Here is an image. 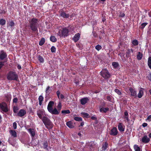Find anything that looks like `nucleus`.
Listing matches in <instances>:
<instances>
[{
	"label": "nucleus",
	"mask_w": 151,
	"mask_h": 151,
	"mask_svg": "<svg viewBox=\"0 0 151 151\" xmlns=\"http://www.w3.org/2000/svg\"><path fill=\"white\" fill-rule=\"evenodd\" d=\"M37 115L39 118L42 119L43 122L48 129L52 127V124L50 120L46 116L45 111L43 109L39 110L37 111Z\"/></svg>",
	"instance_id": "1"
},
{
	"label": "nucleus",
	"mask_w": 151,
	"mask_h": 151,
	"mask_svg": "<svg viewBox=\"0 0 151 151\" xmlns=\"http://www.w3.org/2000/svg\"><path fill=\"white\" fill-rule=\"evenodd\" d=\"M69 32L68 27H60L58 28V31L57 34V35L60 37H65L68 35Z\"/></svg>",
	"instance_id": "2"
},
{
	"label": "nucleus",
	"mask_w": 151,
	"mask_h": 151,
	"mask_svg": "<svg viewBox=\"0 0 151 151\" xmlns=\"http://www.w3.org/2000/svg\"><path fill=\"white\" fill-rule=\"evenodd\" d=\"M29 27L33 32H38L37 20L35 18H33L29 21Z\"/></svg>",
	"instance_id": "3"
},
{
	"label": "nucleus",
	"mask_w": 151,
	"mask_h": 151,
	"mask_svg": "<svg viewBox=\"0 0 151 151\" xmlns=\"http://www.w3.org/2000/svg\"><path fill=\"white\" fill-rule=\"evenodd\" d=\"M54 104V102L52 101H50L49 103L47 106V109L49 112L52 114L57 115L59 114V112L56 108L53 109V106Z\"/></svg>",
	"instance_id": "4"
},
{
	"label": "nucleus",
	"mask_w": 151,
	"mask_h": 151,
	"mask_svg": "<svg viewBox=\"0 0 151 151\" xmlns=\"http://www.w3.org/2000/svg\"><path fill=\"white\" fill-rule=\"evenodd\" d=\"M18 76L15 72L10 71L7 74V78L9 80H17Z\"/></svg>",
	"instance_id": "5"
},
{
	"label": "nucleus",
	"mask_w": 151,
	"mask_h": 151,
	"mask_svg": "<svg viewBox=\"0 0 151 151\" xmlns=\"http://www.w3.org/2000/svg\"><path fill=\"white\" fill-rule=\"evenodd\" d=\"M101 75L104 78L107 79L110 77V74L108 70L104 69L101 72Z\"/></svg>",
	"instance_id": "6"
},
{
	"label": "nucleus",
	"mask_w": 151,
	"mask_h": 151,
	"mask_svg": "<svg viewBox=\"0 0 151 151\" xmlns=\"http://www.w3.org/2000/svg\"><path fill=\"white\" fill-rule=\"evenodd\" d=\"M0 108L4 112H7L8 111V109L7 107V105L5 103L0 104Z\"/></svg>",
	"instance_id": "7"
},
{
	"label": "nucleus",
	"mask_w": 151,
	"mask_h": 151,
	"mask_svg": "<svg viewBox=\"0 0 151 151\" xmlns=\"http://www.w3.org/2000/svg\"><path fill=\"white\" fill-rule=\"evenodd\" d=\"M26 114V111L23 109H21L17 113V115L20 117H22L24 116Z\"/></svg>",
	"instance_id": "8"
},
{
	"label": "nucleus",
	"mask_w": 151,
	"mask_h": 151,
	"mask_svg": "<svg viewBox=\"0 0 151 151\" xmlns=\"http://www.w3.org/2000/svg\"><path fill=\"white\" fill-rule=\"evenodd\" d=\"M118 132L117 129L116 127H114L111 130L110 134L113 135H116L117 134Z\"/></svg>",
	"instance_id": "9"
},
{
	"label": "nucleus",
	"mask_w": 151,
	"mask_h": 151,
	"mask_svg": "<svg viewBox=\"0 0 151 151\" xmlns=\"http://www.w3.org/2000/svg\"><path fill=\"white\" fill-rule=\"evenodd\" d=\"M89 99L87 97L84 98L81 100V103L82 105H84L89 101Z\"/></svg>",
	"instance_id": "10"
},
{
	"label": "nucleus",
	"mask_w": 151,
	"mask_h": 151,
	"mask_svg": "<svg viewBox=\"0 0 151 151\" xmlns=\"http://www.w3.org/2000/svg\"><path fill=\"white\" fill-rule=\"evenodd\" d=\"M142 142L145 143H147L150 141V139L147 136H145L142 139Z\"/></svg>",
	"instance_id": "11"
},
{
	"label": "nucleus",
	"mask_w": 151,
	"mask_h": 151,
	"mask_svg": "<svg viewBox=\"0 0 151 151\" xmlns=\"http://www.w3.org/2000/svg\"><path fill=\"white\" fill-rule=\"evenodd\" d=\"M6 56V53L3 51H2L0 53V58L1 60H3Z\"/></svg>",
	"instance_id": "12"
},
{
	"label": "nucleus",
	"mask_w": 151,
	"mask_h": 151,
	"mask_svg": "<svg viewBox=\"0 0 151 151\" xmlns=\"http://www.w3.org/2000/svg\"><path fill=\"white\" fill-rule=\"evenodd\" d=\"M80 35L79 33L75 34L73 37V40L75 42H77L79 39Z\"/></svg>",
	"instance_id": "13"
},
{
	"label": "nucleus",
	"mask_w": 151,
	"mask_h": 151,
	"mask_svg": "<svg viewBox=\"0 0 151 151\" xmlns=\"http://www.w3.org/2000/svg\"><path fill=\"white\" fill-rule=\"evenodd\" d=\"M66 125L70 128H73L74 127V126L73 123L71 121L67 122L66 123Z\"/></svg>",
	"instance_id": "14"
},
{
	"label": "nucleus",
	"mask_w": 151,
	"mask_h": 151,
	"mask_svg": "<svg viewBox=\"0 0 151 151\" xmlns=\"http://www.w3.org/2000/svg\"><path fill=\"white\" fill-rule=\"evenodd\" d=\"M28 132L31 135L34 137L35 135V130L33 129H28Z\"/></svg>",
	"instance_id": "15"
},
{
	"label": "nucleus",
	"mask_w": 151,
	"mask_h": 151,
	"mask_svg": "<svg viewBox=\"0 0 151 151\" xmlns=\"http://www.w3.org/2000/svg\"><path fill=\"white\" fill-rule=\"evenodd\" d=\"M129 90L132 96H134L136 95V92L135 89L132 88H130Z\"/></svg>",
	"instance_id": "16"
},
{
	"label": "nucleus",
	"mask_w": 151,
	"mask_h": 151,
	"mask_svg": "<svg viewBox=\"0 0 151 151\" xmlns=\"http://www.w3.org/2000/svg\"><path fill=\"white\" fill-rule=\"evenodd\" d=\"M100 111L101 112H104L106 113L107 111H108L109 110V109L107 107L106 108H104V107L100 108Z\"/></svg>",
	"instance_id": "17"
},
{
	"label": "nucleus",
	"mask_w": 151,
	"mask_h": 151,
	"mask_svg": "<svg viewBox=\"0 0 151 151\" xmlns=\"http://www.w3.org/2000/svg\"><path fill=\"white\" fill-rule=\"evenodd\" d=\"M10 134L14 137H17V133L14 130H11L9 131Z\"/></svg>",
	"instance_id": "18"
},
{
	"label": "nucleus",
	"mask_w": 151,
	"mask_h": 151,
	"mask_svg": "<svg viewBox=\"0 0 151 151\" xmlns=\"http://www.w3.org/2000/svg\"><path fill=\"white\" fill-rule=\"evenodd\" d=\"M60 14L64 18H67L69 17V15L68 14H66L65 12L62 11L60 12Z\"/></svg>",
	"instance_id": "19"
},
{
	"label": "nucleus",
	"mask_w": 151,
	"mask_h": 151,
	"mask_svg": "<svg viewBox=\"0 0 151 151\" xmlns=\"http://www.w3.org/2000/svg\"><path fill=\"white\" fill-rule=\"evenodd\" d=\"M143 94V89L141 88L139 91V92L138 94V96L139 98H141L142 97Z\"/></svg>",
	"instance_id": "20"
},
{
	"label": "nucleus",
	"mask_w": 151,
	"mask_h": 151,
	"mask_svg": "<svg viewBox=\"0 0 151 151\" xmlns=\"http://www.w3.org/2000/svg\"><path fill=\"white\" fill-rule=\"evenodd\" d=\"M128 113L127 111L125 112L124 114V117H123V118H124L125 119V121H127V122H128L129 121V120L128 118Z\"/></svg>",
	"instance_id": "21"
},
{
	"label": "nucleus",
	"mask_w": 151,
	"mask_h": 151,
	"mask_svg": "<svg viewBox=\"0 0 151 151\" xmlns=\"http://www.w3.org/2000/svg\"><path fill=\"white\" fill-rule=\"evenodd\" d=\"M134 148L135 151H141L140 147L137 145H134Z\"/></svg>",
	"instance_id": "22"
},
{
	"label": "nucleus",
	"mask_w": 151,
	"mask_h": 151,
	"mask_svg": "<svg viewBox=\"0 0 151 151\" xmlns=\"http://www.w3.org/2000/svg\"><path fill=\"white\" fill-rule=\"evenodd\" d=\"M14 25V23L12 21H10L9 22L8 24V27H12Z\"/></svg>",
	"instance_id": "23"
},
{
	"label": "nucleus",
	"mask_w": 151,
	"mask_h": 151,
	"mask_svg": "<svg viewBox=\"0 0 151 151\" xmlns=\"http://www.w3.org/2000/svg\"><path fill=\"white\" fill-rule=\"evenodd\" d=\"M118 128L120 131H123V125L122 123H120L118 125Z\"/></svg>",
	"instance_id": "24"
},
{
	"label": "nucleus",
	"mask_w": 151,
	"mask_h": 151,
	"mask_svg": "<svg viewBox=\"0 0 151 151\" xmlns=\"http://www.w3.org/2000/svg\"><path fill=\"white\" fill-rule=\"evenodd\" d=\"M43 97L41 96H40L39 97V104L40 105H41L42 104V102L43 100Z\"/></svg>",
	"instance_id": "25"
},
{
	"label": "nucleus",
	"mask_w": 151,
	"mask_h": 151,
	"mask_svg": "<svg viewBox=\"0 0 151 151\" xmlns=\"http://www.w3.org/2000/svg\"><path fill=\"white\" fill-rule=\"evenodd\" d=\"M81 114L82 116H83L84 118H87L88 117L89 115L87 113L84 112H82L81 113Z\"/></svg>",
	"instance_id": "26"
},
{
	"label": "nucleus",
	"mask_w": 151,
	"mask_h": 151,
	"mask_svg": "<svg viewBox=\"0 0 151 151\" xmlns=\"http://www.w3.org/2000/svg\"><path fill=\"white\" fill-rule=\"evenodd\" d=\"M6 23V21L4 19H0V25H3Z\"/></svg>",
	"instance_id": "27"
},
{
	"label": "nucleus",
	"mask_w": 151,
	"mask_h": 151,
	"mask_svg": "<svg viewBox=\"0 0 151 151\" xmlns=\"http://www.w3.org/2000/svg\"><path fill=\"white\" fill-rule=\"evenodd\" d=\"M148 65L149 67L151 69V57H149L148 58Z\"/></svg>",
	"instance_id": "28"
},
{
	"label": "nucleus",
	"mask_w": 151,
	"mask_h": 151,
	"mask_svg": "<svg viewBox=\"0 0 151 151\" xmlns=\"http://www.w3.org/2000/svg\"><path fill=\"white\" fill-rule=\"evenodd\" d=\"M132 43L134 46L137 45L138 44V41L136 40H133L132 42Z\"/></svg>",
	"instance_id": "29"
},
{
	"label": "nucleus",
	"mask_w": 151,
	"mask_h": 151,
	"mask_svg": "<svg viewBox=\"0 0 151 151\" xmlns=\"http://www.w3.org/2000/svg\"><path fill=\"white\" fill-rule=\"evenodd\" d=\"M45 42V39L44 38H42L39 42V45L40 46L42 45Z\"/></svg>",
	"instance_id": "30"
},
{
	"label": "nucleus",
	"mask_w": 151,
	"mask_h": 151,
	"mask_svg": "<svg viewBox=\"0 0 151 151\" xmlns=\"http://www.w3.org/2000/svg\"><path fill=\"white\" fill-rule=\"evenodd\" d=\"M50 40L51 41L55 42L56 41L57 39L54 36H51L50 37Z\"/></svg>",
	"instance_id": "31"
},
{
	"label": "nucleus",
	"mask_w": 151,
	"mask_h": 151,
	"mask_svg": "<svg viewBox=\"0 0 151 151\" xmlns=\"http://www.w3.org/2000/svg\"><path fill=\"white\" fill-rule=\"evenodd\" d=\"M38 60L41 63H43L44 62V59L42 57L39 55L38 56Z\"/></svg>",
	"instance_id": "32"
},
{
	"label": "nucleus",
	"mask_w": 151,
	"mask_h": 151,
	"mask_svg": "<svg viewBox=\"0 0 151 151\" xmlns=\"http://www.w3.org/2000/svg\"><path fill=\"white\" fill-rule=\"evenodd\" d=\"M137 59L138 60L141 59L142 57V54H141L140 52H139L138 54L137 55Z\"/></svg>",
	"instance_id": "33"
},
{
	"label": "nucleus",
	"mask_w": 151,
	"mask_h": 151,
	"mask_svg": "<svg viewBox=\"0 0 151 151\" xmlns=\"http://www.w3.org/2000/svg\"><path fill=\"white\" fill-rule=\"evenodd\" d=\"M50 87L49 86H48L46 89L45 92L46 93V95H49L50 93Z\"/></svg>",
	"instance_id": "34"
},
{
	"label": "nucleus",
	"mask_w": 151,
	"mask_h": 151,
	"mask_svg": "<svg viewBox=\"0 0 151 151\" xmlns=\"http://www.w3.org/2000/svg\"><path fill=\"white\" fill-rule=\"evenodd\" d=\"M74 119L76 121H81L82 120V119L81 117H75Z\"/></svg>",
	"instance_id": "35"
},
{
	"label": "nucleus",
	"mask_w": 151,
	"mask_h": 151,
	"mask_svg": "<svg viewBox=\"0 0 151 151\" xmlns=\"http://www.w3.org/2000/svg\"><path fill=\"white\" fill-rule=\"evenodd\" d=\"M112 65L114 68H116L118 66V64L117 63L114 62L112 63Z\"/></svg>",
	"instance_id": "36"
},
{
	"label": "nucleus",
	"mask_w": 151,
	"mask_h": 151,
	"mask_svg": "<svg viewBox=\"0 0 151 151\" xmlns=\"http://www.w3.org/2000/svg\"><path fill=\"white\" fill-rule=\"evenodd\" d=\"M62 114H68L70 113V111L69 110H63L61 111Z\"/></svg>",
	"instance_id": "37"
},
{
	"label": "nucleus",
	"mask_w": 151,
	"mask_h": 151,
	"mask_svg": "<svg viewBox=\"0 0 151 151\" xmlns=\"http://www.w3.org/2000/svg\"><path fill=\"white\" fill-rule=\"evenodd\" d=\"M108 146V144L106 143H105L102 146V149L105 150L107 148Z\"/></svg>",
	"instance_id": "38"
},
{
	"label": "nucleus",
	"mask_w": 151,
	"mask_h": 151,
	"mask_svg": "<svg viewBox=\"0 0 151 151\" xmlns=\"http://www.w3.org/2000/svg\"><path fill=\"white\" fill-rule=\"evenodd\" d=\"M147 23H142L141 26L140 27L142 29H143L145 27L147 24Z\"/></svg>",
	"instance_id": "39"
},
{
	"label": "nucleus",
	"mask_w": 151,
	"mask_h": 151,
	"mask_svg": "<svg viewBox=\"0 0 151 151\" xmlns=\"http://www.w3.org/2000/svg\"><path fill=\"white\" fill-rule=\"evenodd\" d=\"M95 48L98 50H99L101 48V47L99 45H98L95 47Z\"/></svg>",
	"instance_id": "40"
},
{
	"label": "nucleus",
	"mask_w": 151,
	"mask_h": 151,
	"mask_svg": "<svg viewBox=\"0 0 151 151\" xmlns=\"http://www.w3.org/2000/svg\"><path fill=\"white\" fill-rule=\"evenodd\" d=\"M57 108L59 110H60L61 108V104L60 102H59Z\"/></svg>",
	"instance_id": "41"
},
{
	"label": "nucleus",
	"mask_w": 151,
	"mask_h": 151,
	"mask_svg": "<svg viewBox=\"0 0 151 151\" xmlns=\"http://www.w3.org/2000/svg\"><path fill=\"white\" fill-rule=\"evenodd\" d=\"M115 91L119 95H120L122 93L120 91L117 89H116L115 90Z\"/></svg>",
	"instance_id": "42"
},
{
	"label": "nucleus",
	"mask_w": 151,
	"mask_h": 151,
	"mask_svg": "<svg viewBox=\"0 0 151 151\" xmlns=\"http://www.w3.org/2000/svg\"><path fill=\"white\" fill-rule=\"evenodd\" d=\"M18 110V108L17 106H14L13 108V111L14 112L16 113L17 112Z\"/></svg>",
	"instance_id": "43"
},
{
	"label": "nucleus",
	"mask_w": 151,
	"mask_h": 151,
	"mask_svg": "<svg viewBox=\"0 0 151 151\" xmlns=\"http://www.w3.org/2000/svg\"><path fill=\"white\" fill-rule=\"evenodd\" d=\"M51 50L52 52H55L56 49L54 46H52L51 48Z\"/></svg>",
	"instance_id": "44"
},
{
	"label": "nucleus",
	"mask_w": 151,
	"mask_h": 151,
	"mask_svg": "<svg viewBox=\"0 0 151 151\" xmlns=\"http://www.w3.org/2000/svg\"><path fill=\"white\" fill-rule=\"evenodd\" d=\"M12 138L11 137L9 138V140H8L9 143H10L12 145L14 146V144H13L12 143Z\"/></svg>",
	"instance_id": "45"
},
{
	"label": "nucleus",
	"mask_w": 151,
	"mask_h": 151,
	"mask_svg": "<svg viewBox=\"0 0 151 151\" xmlns=\"http://www.w3.org/2000/svg\"><path fill=\"white\" fill-rule=\"evenodd\" d=\"M13 128L14 129H16L17 128V124L15 122H14L13 123Z\"/></svg>",
	"instance_id": "46"
},
{
	"label": "nucleus",
	"mask_w": 151,
	"mask_h": 151,
	"mask_svg": "<svg viewBox=\"0 0 151 151\" xmlns=\"http://www.w3.org/2000/svg\"><path fill=\"white\" fill-rule=\"evenodd\" d=\"M147 120L149 122L151 121V115L149 116L147 119Z\"/></svg>",
	"instance_id": "47"
},
{
	"label": "nucleus",
	"mask_w": 151,
	"mask_h": 151,
	"mask_svg": "<svg viewBox=\"0 0 151 151\" xmlns=\"http://www.w3.org/2000/svg\"><path fill=\"white\" fill-rule=\"evenodd\" d=\"M57 95L58 97V98L59 99L60 98V92L59 91H58L57 92Z\"/></svg>",
	"instance_id": "48"
},
{
	"label": "nucleus",
	"mask_w": 151,
	"mask_h": 151,
	"mask_svg": "<svg viewBox=\"0 0 151 151\" xmlns=\"http://www.w3.org/2000/svg\"><path fill=\"white\" fill-rule=\"evenodd\" d=\"M64 96L62 94H61L60 95V98L62 99H64Z\"/></svg>",
	"instance_id": "49"
},
{
	"label": "nucleus",
	"mask_w": 151,
	"mask_h": 151,
	"mask_svg": "<svg viewBox=\"0 0 151 151\" xmlns=\"http://www.w3.org/2000/svg\"><path fill=\"white\" fill-rule=\"evenodd\" d=\"M44 147L45 148H46L47 146V142H45L44 144Z\"/></svg>",
	"instance_id": "50"
},
{
	"label": "nucleus",
	"mask_w": 151,
	"mask_h": 151,
	"mask_svg": "<svg viewBox=\"0 0 151 151\" xmlns=\"http://www.w3.org/2000/svg\"><path fill=\"white\" fill-rule=\"evenodd\" d=\"M17 99L16 98H14L13 99V101L14 102L16 103L17 102Z\"/></svg>",
	"instance_id": "51"
},
{
	"label": "nucleus",
	"mask_w": 151,
	"mask_h": 151,
	"mask_svg": "<svg viewBox=\"0 0 151 151\" xmlns=\"http://www.w3.org/2000/svg\"><path fill=\"white\" fill-rule=\"evenodd\" d=\"M3 63L2 62L0 63V69L2 67V66L3 65Z\"/></svg>",
	"instance_id": "52"
},
{
	"label": "nucleus",
	"mask_w": 151,
	"mask_h": 151,
	"mask_svg": "<svg viewBox=\"0 0 151 151\" xmlns=\"http://www.w3.org/2000/svg\"><path fill=\"white\" fill-rule=\"evenodd\" d=\"M147 124L146 123H144L142 124V126L143 127H145L147 126Z\"/></svg>",
	"instance_id": "53"
},
{
	"label": "nucleus",
	"mask_w": 151,
	"mask_h": 151,
	"mask_svg": "<svg viewBox=\"0 0 151 151\" xmlns=\"http://www.w3.org/2000/svg\"><path fill=\"white\" fill-rule=\"evenodd\" d=\"M128 52L129 53H130L131 52H133V50H132V49H129L128 50Z\"/></svg>",
	"instance_id": "54"
},
{
	"label": "nucleus",
	"mask_w": 151,
	"mask_h": 151,
	"mask_svg": "<svg viewBox=\"0 0 151 151\" xmlns=\"http://www.w3.org/2000/svg\"><path fill=\"white\" fill-rule=\"evenodd\" d=\"M17 68L19 69H20L21 68V66L19 65H18L17 66Z\"/></svg>",
	"instance_id": "55"
},
{
	"label": "nucleus",
	"mask_w": 151,
	"mask_h": 151,
	"mask_svg": "<svg viewBox=\"0 0 151 151\" xmlns=\"http://www.w3.org/2000/svg\"><path fill=\"white\" fill-rule=\"evenodd\" d=\"M148 77L149 80L151 81V76L150 75H149Z\"/></svg>",
	"instance_id": "56"
},
{
	"label": "nucleus",
	"mask_w": 151,
	"mask_h": 151,
	"mask_svg": "<svg viewBox=\"0 0 151 151\" xmlns=\"http://www.w3.org/2000/svg\"><path fill=\"white\" fill-rule=\"evenodd\" d=\"M84 124V123L83 122H82L81 123L80 126H83Z\"/></svg>",
	"instance_id": "57"
},
{
	"label": "nucleus",
	"mask_w": 151,
	"mask_h": 151,
	"mask_svg": "<svg viewBox=\"0 0 151 151\" xmlns=\"http://www.w3.org/2000/svg\"><path fill=\"white\" fill-rule=\"evenodd\" d=\"M91 119H92L95 120V119H96V118L95 117H94V116H92L91 117Z\"/></svg>",
	"instance_id": "58"
},
{
	"label": "nucleus",
	"mask_w": 151,
	"mask_h": 151,
	"mask_svg": "<svg viewBox=\"0 0 151 151\" xmlns=\"http://www.w3.org/2000/svg\"><path fill=\"white\" fill-rule=\"evenodd\" d=\"M110 97H109V96H108V97H107V99H108L109 100V101H110Z\"/></svg>",
	"instance_id": "59"
},
{
	"label": "nucleus",
	"mask_w": 151,
	"mask_h": 151,
	"mask_svg": "<svg viewBox=\"0 0 151 151\" xmlns=\"http://www.w3.org/2000/svg\"><path fill=\"white\" fill-rule=\"evenodd\" d=\"M149 136L150 138H151V133L149 134Z\"/></svg>",
	"instance_id": "60"
},
{
	"label": "nucleus",
	"mask_w": 151,
	"mask_h": 151,
	"mask_svg": "<svg viewBox=\"0 0 151 151\" xmlns=\"http://www.w3.org/2000/svg\"><path fill=\"white\" fill-rule=\"evenodd\" d=\"M78 135L79 136H80L81 135V134L80 133H79L78 134Z\"/></svg>",
	"instance_id": "61"
},
{
	"label": "nucleus",
	"mask_w": 151,
	"mask_h": 151,
	"mask_svg": "<svg viewBox=\"0 0 151 151\" xmlns=\"http://www.w3.org/2000/svg\"><path fill=\"white\" fill-rule=\"evenodd\" d=\"M149 92H150V93L151 94V89H150V90H149Z\"/></svg>",
	"instance_id": "62"
},
{
	"label": "nucleus",
	"mask_w": 151,
	"mask_h": 151,
	"mask_svg": "<svg viewBox=\"0 0 151 151\" xmlns=\"http://www.w3.org/2000/svg\"><path fill=\"white\" fill-rule=\"evenodd\" d=\"M101 1H105L106 0H100Z\"/></svg>",
	"instance_id": "63"
},
{
	"label": "nucleus",
	"mask_w": 151,
	"mask_h": 151,
	"mask_svg": "<svg viewBox=\"0 0 151 151\" xmlns=\"http://www.w3.org/2000/svg\"><path fill=\"white\" fill-rule=\"evenodd\" d=\"M124 14H123V16H124Z\"/></svg>",
	"instance_id": "64"
}]
</instances>
